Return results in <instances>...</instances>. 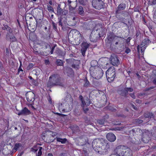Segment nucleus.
I'll list each match as a JSON object with an SVG mask.
<instances>
[{"mask_svg": "<svg viewBox=\"0 0 156 156\" xmlns=\"http://www.w3.org/2000/svg\"><path fill=\"white\" fill-rule=\"evenodd\" d=\"M85 100L86 103V105H89L90 103V99L88 97H86L85 98Z\"/></svg>", "mask_w": 156, "mask_h": 156, "instance_id": "c03bdc74", "label": "nucleus"}, {"mask_svg": "<svg viewBox=\"0 0 156 156\" xmlns=\"http://www.w3.org/2000/svg\"><path fill=\"white\" fill-rule=\"evenodd\" d=\"M62 105L63 104L62 103H61L60 105H59V109H60L61 110H62V111L65 112L66 110L65 109L62 108Z\"/></svg>", "mask_w": 156, "mask_h": 156, "instance_id": "864d4df0", "label": "nucleus"}, {"mask_svg": "<svg viewBox=\"0 0 156 156\" xmlns=\"http://www.w3.org/2000/svg\"><path fill=\"white\" fill-rule=\"evenodd\" d=\"M55 53L58 55L61 56H64L65 55V53L58 48H57Z\"/></svg>", "mask_w": 156, "mask_h": 156, "instance_id": "cd10ccee", "label": "nucleus"}, {"mask_svg": "<svg viewBox=\"0 0 156 156\" xmlns=\"http://www.w3.org/2000/svg\"><path fill=\"white\" fill-rule=\"evenodd\" d=\"M129 95L131 96V97L133 99H135L136 98V96L134 93H130L129 94Z\"/></svg>", "mask_w": 156, "mask_h": 156, "instance_id": "0e129e2a", "label": "nucleus"}, {"mask_svg": "<svg viewBox=\"0 0 156 156\" xmlns=\"http://www.w3.org/2000/svg\"><path fill=\"white\" fill-rule=\"evenodd\" d=\"M123 42V39L120 37L117 36L115 37L113 41L111 42V44H113L115 45H118L119 46L121 45Z\"/></svg>", "mask_w": 156, "mask_h": 156, "instance_id": "2eb2a0df", "label": "nucleus"}, {"mask_svg": "<svg viewBox=\"0 0 156 156\" xmlns=\"http://www.w3.org/2000/svg\"><path fill=\"white\" fill-rule=\"evenodd\" d=\"M99 34L97 31H92L90 36V39L91 41L95 42L100 38Z\"/></svg>", "mask_w": 156, "mask_h": 156, "instance_id": "1a4fd4ad", "label": "nucleus"}, {"mask_svg": "<svg viewBox=\"0 0 156 156\" xmlns=\"http://www.w3.org/2000/svg\"><path fill=\"white\" fill-rule=\"evenodd\" d=\"M35 147H34L31 148V151L33 152L36 153L38 150V149L35 148Z\"/></svg>", "mask_w": 156, "mask_h": 156, "instance_id": "bf43d9fd", "label": "nucleus"}, {"mask_svg": "<svg viewBox=\"0 0 156 156\" xmlns=\"http://www.w3.org/2000/svg\"><path fill=\"white\" fill-rule=\"evenodd\" d=\"M126 7V5L125 4L123 3H121L118 7L116 11V13H119V11L124 9H125Z\"/></svg>", "mask_w": 156, "mask_h": 156, "instance_id": "4be33fe9", "label": "nucleus"}, {"mask_svg": "<svg viewBox=\"0 0 156 156\" xmlns=\"http://www.w3.org/2000/svg\"><path fill=\"white\" fill-rule=\"evenodd\" d=\"M104 146H105V147H104V149L105 151H106V152L107 154L108 151V150L109 149L110 145L108 144L107 143Z\"/></svg>", "mask_w": 156, "mask_h": 156, "instance_id": "ea45409f", "label": "nucleus"}, {"mask_svg": "<svg viewBox=\"0 0 156 156\" xmlns=\"http://www.w3.org/2000/svg\"><path fill=\"white\" fill-rule=\"evenodd\" d=\"M48 9L49 12H54L53 8L50 5H48Z\"/></svg>", "mask_w": 156, "mask_h": 156, "instance_id": "603ef678", "label": "nucleus"}, {"mask_svg": "<svg viewBox=\"0 0 156 156\" xmlns=\"http://www.w3.org/2000/svg\"><path fill=\"white\" fill-rule=\"evenodd\" d=\"M57 14L58 15H61L62 14V12L63 10V9H62L61 8V5L60 4L58 5V7L57 8Z\"/></svg>", "mask_w": 156, "mask_h": 156, "instance_id": "473e14b6", "label": "nucleus"}, {"mask_svg": "<svg viewBox=\"0 0 156 156\" xmlns=\"http://www.w3.org/2000/svg\"><path fill=\"white\" fill-rule=\"evenodd\" d=\"M76 60L73 58H71L66 60V62L68 64H71L72 62H73L74 61H75Z\"/></svg>", "mask_w": 156, "mask_h": 156, "instance_id": "58836bf2", "label": "nucleus"}, {"mask_svg": "<svg viewBox=\"0 0 156 156\" xmlns=\"http://www.w3.org/2000/svg\"><path fill=\"white\" fill-rule=\"evenodd\" d=\"M85 82L84 84V87H87L89 86L90 83L89 81L87 80V79L86 78L85 80Z\"/></svg>", "mask_w": 156, "mask_h": 156, "instance_id": "37998d69", "label": "nucleus"}, {"mask_svg": "<svg viewBox=\"0 0 156 156\" xmlns=\"http://www.w3.org/2000/svg\"><path fill=\"white\" fill-rule=\"evenodd\" d=\"M98 139L100 142L99 144L101 145H102V147L104 146L107 143V140H105V139L101 138H98Z\"/></svg>", "mask_w": 156, "mask_h": 156, "instance_id": "2f4dec72", "label": "nucleus"}, {"mask_svg": "<svg viewBox=\"0 0 156 156\" xmlns=\"http://www.w3.org/2000/svg\"><path fill=\"white\" fill-rule=\"evenodd\" d=\"M5 38L7 41H9L11 42L17 41L16 38L12 33H7L6 35Z\"/></svg>", "mask_w": 156, "mask_h": 156, "instance_id": "ddd939ff", "label": "nucleus"}, {"mask_svg": "<svg viewBox=\"0 0 156 156\" xmlns=\"http://www.w3.org/2000/svg\"><path fill=\"white\" fill-rule=\"evenodd\" d=\"M131 38L130 37H129L127 39L126 42L128 44H129V42L131 40Z\"/></svg>", "mask_w": 156, "mask_h": 156, "instance_id": "e2e57ef3", "label": "nucleus"}, {"mask_svg": "<svg viewBox=\"0 0 156 156\" xmlns=\"http://www.w3.org/2000/svg\"><path fill=\"white\" fill-rule=\"evenodd\" d=\"M26 96L27 99L29 102H33L35 100V94L31 91L26 93Z\"/></svg>", "mask_w": 156, "mask_h": 156, "instance_id": "6e6552de", "label": "nucleus"}, {"mask_svg": "<svg viewBox=\"0 0 156 156\" xmlns=\"http://www.w3.org/2000/svg\"><path fill=\"white\" fill-rule=\"evenodd\" d=\"M143 120L139 119H135L133 120V122L136 125L141 124L143 122Z\"/></svg>", "mask_w": 156, "mask_h": 156, "instance_id": "72a5a7b5", "label": "nucleus"}, {"mask_svg": "<svg viewBox=\"0 0 156 156\" xmlns=\"http://www.w3.org/2000/svg\"><path fill=\"white\" fill-rule=\"evenodd\" d=\"M47 134L45 136H43L44 137L48 138H51V137H54L57 135V133L56 132H54L51 131H49L47 133Z\"/></svg>", "mask_w": 156, "mask_h": 156, "instance_id": "aec40b11", "label": "nucleus"}, {"mask_svg": "<svg viewBox=\"0 0 156 156\" xmlns=\"http://www.w3.org/2000/svg\"><path fill=\"white\" fill-rule=\"evenodd\" d=\"M106 137L107 140L111 142L114 141L116 139L115 136L112 133H107L106 135Z\"/></svg>", "mask_w": 156, "mask_h": 156, "instance_id": "dca6fc26", "label": "nucleus"}, {"mask_svg": "<svg viewBox=\"0 0 156 156\" xmlns=\"http://www.w3.org/2000/svg\"><path fill=\"white\" fill-rule=\"evenodd\" d=\"M22 147V144L20 143H16L15 144L13 149V151L16 152L17 150Z\"/></svg>", "mask_w": 156, "mask_h": 156, "instance_id": "c756f323", "label": "nucleus"}, {"mask_svg": "<svg viewBox=\"0 0 156 156\" xmlns=\"http://www.w3.org/2000/svg\"><path fill=\"white\" fill-rule=\"evenodd\" d=\"M73 130L75 132H78L80 130L79 127L78 126H76L73 127Z\"/></svg>", "mask_w": 156, "mask_h": 156, "instance_id": "de8ad7c7", "label": "nucleus"}, {"mask_svg": "<svg viewBox=\"0 0 156 156\" xmlns=\"http://www.w3.org/2000/svg\"><path fill=\"white\" fill-rule=\"evenodd\" d=\"M78 35V37L75 38L74 39V45H79L83 40V37L82 36V35L80 34V33Z\"/></svg>", "mask_w": 156, "mask_h": 156, "instance_id": "a211bd4d", "label": "nucleus"}, {"mask_svg": "<svg viewBox=\"0 0 156 156\" xmlns=\"http://www.w3.org/2000/svg\"><path fill=\"white\" fill-rule=\"evenodd\" d=\"M54 140H52L51 139H47V140L46 141V142H47V143H50L51 142H53L54 141Z\"/></svg>", "mask_w": 156, "mask_h": 156, "instance_id": "680f3d73", "label": "nucleus"}, {"mask_svg": "<svg viewBox=\"0 0 156 156\" xmlns=\"http://www.w3.org/2000/svg\"><path fill=\"white\" fill-rule=\"evenodd\" d=\"M97 64V62L96 61H92L91 62L90 70L93 76L96 79H98L102 76L103 72L100 67L96 66Z\"/></svg>", "mask_w": 156, "mask_h": 156, "instance_id": "f257e3e1", "label": "nucleus"}, {"mask_svg": "<svg viewBox=\"0 0 156 156\" xmlns=\"http://www.w3.org/2000/svg\"><path fill=\"white\" fill-rule=\"evenodd\" d=\"M63 83L61 80V77L58 74H53L49 78V80L47 83L48 87H51L54 86H63Z\"/></svg>", "mask_w": 156, "mask_h": 156, "instance_id": "f03ea898", "label": "nucleus"}, {"mask_svg": "<svg viewBox=\"0 0 156 156\" xmlns=\"http://www.w3.org/2000/svg\"><path fill=\"white\" fill-rule=\"evenodd\" d=\"M99 141L98 139H97L92 142V146L93 149L95 151H97L98 149L101 147L100 144H99Z\"/></svg>", "mask_w": 156, "mask_h": 156, "instance_id": "4468645a", "label": "nucleus"}, {"mask_svg": "<svg viewBox=\"0 0 156 156\" xmlns=\"http://www.w3.org/2000/svg\"><path fill=\"white\" fill-rule=\"evenodd\" d=\"M6 30L9 32V34H11L12 33V30H11V28L9 26H8Z\"/></svg>", "mask_w": 156, "mask_h": 156, "instance_id": "13d9d810", "label": "nucleus"}, {"mask_svg": "<svg viewBox=\"0 0 156 156\" xmlns=\"http://www.w3.org/2000/svg\"><path fill=\"white\" fill-rule=\"evenodd\" d=\"M55 139L57 141L60 142L62 144H64L66 142H68V140L66 138H62L59 137H56Z\"/></svg>", "mask_w": 156, "mask_h": 156, "instance_id": "a878e982", "label": "nucleus"}, {"mask_svg": "<svg viewBox=\"0 0 156 156\" xmlns=\"http://www.w3.org/2000/svg\"><path fill=\"white\" fill-rule=\"evenodd\" d=\"M142 139V141L145 143H148L151 139L149 136L146 133L144 134Z\"/></svg>", "mask_w": 156, "mask_h": 156, "instance_id": "412c9836", "label": "nucleus"}, {"mask_svg": "<svg viewBox=\"0 0 156 156\" xmlns=\"http://www.w3.org/2000/svg\"><path fill=\"white\" fill-rule=\"evenodd\" d=\"M52 23L53 29L55 30H57V24L53 22H52Z\"/></svg>", "mask_w": 156, "mask_h": 156, "instance_id": "3c124183", "label": "nucleus"}, {"mask_svg": "<svg viewBox=\"0 0 156 156\" xmlns=\"http://www.w3.org/2000/svg\"><path fill=\"white\" fill-rule=\"evenodd\" d=\"M63 61L60 59H57L56 61V64L58 66H62L63 65Z\"/></svg>", "mask_w": 156, "mask_h": 156, "instance_id": "f704fd0d", "label": "nucleus"}, {"mask_svg": "<svg viewBox=\"0 0 156 156\" xmlns=\"http://www.w3.org/2000/svg\"><path fill=\"white\" fill-rule=\"evenodd\" d=\"M85 122L86 123H87V124H90L91 123V121L89 119H88L87 118H85Z\"/></svg>", "mask_w": 156, "mask_h": 156, "instance_id": "6e6d98bb", "label": "nucleus"}, {"mask_svg": "<svg viewBox=\"0 0 156 156\" xmlns=\"http://www.w3.org/2000/svg\"><path fill=\"white\" fill-rule=\"evenodd\" d=\"M126 90L127 91V93L128 94V91L132 92L133 90V89L130 87L129 88H125Z\"/></svg>", "mask_w": 156, "mask_h": 156, "instance_id": "5fc2aeb1", "label": "nucleus"}, {"mask_svg": "<svg viewBox=\"0 0 156 156\" xmlns=\"http://www.w3.org/2000/svg\"><path fill=\"white\" fill-rule=\"evenodd\" d=\"M90 25L89 22H86L81 23L80 27L82 30H89L90 29Z\"/></svg>", "mask_w": 156, "mask_h": 156, "instance_id": "6ab92c4d", "label": "nucleus"}, {"mask_svg": "<svg viewBox=\"0 0 156 156\" xmlns=\"http://www.w3.org/2000/svg\"><path fill=\"white\" fill-rule=\"evenodd\" d=\"M69 12L71 13L73 12V11H74L75 9L76 6L75 7H73L70 5H69Z\"/></svg>", "mask_w": 156, "mask_h": 156, "instance_id": "e433bc0d", "label": "nucleus"}, {"mask_svg": "<svg viewBox=\"0 0 156 156\" xmlns=\"http://www.w3.org/2000/svg\"><path fill=\"white\" fill-rule=\"evenodd\" d=\"M110 62L112 65L115 66H117L120 63L118 57L115 55L111 56Z\"/></svg>", "mask_w": 156, "mask_h": 156, "instance_id": "9b49d317", "label": "nucleus"}, {"mask_svg": "<svg viewBox=\"0 0 156 156\" xmlns=\"http://www.w3.org/2000/svg\"><path fill=\"white\" fill-rule=\"evenodd\" d=\"M79 98L81 102V106L82 107L83 109L85 106L86 105L85 100L82 95H80L79 96Z\"/></svg>", "mask_w": 156, "mask_h": 156, "instance_id": "bb28decb", "label": "nucleus"}, {"mask_svg": "<svg viewBox=\"0 0 156 156\" xmlns=\"http://www.w3.org/2000/svg\"><path fill=\"white\" fill-rule=\"evenodd\" d=\"M104 2L101 0H93L92 5L96 9H100L103 7Z\"/></svg>", "mask_w": 156, "mask_h": 156, "instance_id": "39448f33", "label": "nucleus"}, {"mask_svg": "<svg viewBox=\"0 0 156 156\" xmlns=\"http://www.w3.org/2000/svg\"><path fill=\"white\" fill-rule=\"evenodd\" d=\"M151 42V41L148 38H145L142 41L140 45L141 51L142 53L144 52L147 46Z\"/></svg>", "mask_w": 156, "mask_h": 156, "instance_id": "423d86ee", "label": "nucleus"}, {"mask_svg": "<svg viewBox=\"0 0 156 156\" xmlns=\"http://www.w3.org/2000/svg\"><path fill=\"white\" fill-rule=\"evenodd\" d=\"M144 116L145 118H153V114L152 113L147 112L144 114Z\"/></svg>", "mask_w": 156, "mask_h": 156, "instance_id": "c85d7f7f", "label": "nucleus"}, {"mask_svg": "<svg viewBox=\"0 0 156 156\" xmlns=\"http://www.w3.org/2000/svg\"><path fill=\"white\" fill-rule=\"evenodd\" d=\"M90 44H88L86 42L83 41L81 45V52L83 56H85L86 52Z\"/></svg>", "mask_w": 156, "mask_h": 156, "instance_id": "9d476101", "label": "nucleus"}, {"mask_svg": "<svg viewBox=\"0 0 156 156\" xmlns=\"http://www.w3.org/2000/svg\"><path fill=\"white\" fill-rule=\"evenodd\" d=\"M98 149L97 151H95L96 152H98V153L101 154H106V151H105L104 149V146H101L98 148Z\"/></svg>", "mask_w": 156, "mask_h": 156, "instance_id": "393cba45", "label": "nucleus"}, {"mask_svg": "<svg viewBox=\"0 0 156 156\" xmlns=\"http://www.w3.org/2000/svg\"><path fill=\"white\" fill-rule=\"evenodd\" d=\"M66 18L65 17L60 16L58 18V22L59 25L61 26L62 29L65 28L67 24Z\"/></svg>", "mask_w": 156, "mask_h": 156, "instance_id": "0eeeda50", "label": "nucleus"}, {"mask_svg": "<svg viewBox=\"0 0 156 156\" xmlns=\"http://www.w3.org/2000/svg\"><path fill=\"white\" fill-rule=\"evenodd\" d=\"M117 36H116L113 33H111L109 34V36L108 37V39L109 41H113L115 37H117Z\"/></svg>", "mask_w": 156, "mask_h": 156, "instance_id": "7c9ffc66", "label": "nucleus"}, {"mask_svg": "<svg viewBox=\"0 0 156 156\" xmlns=\"http://www.w3.org/2000/svg\"><path fill=\"white\" fill-rule=\"evenodd\" d=\"M115 153L119 156H133L131 151L124 146H119L115 149Z\"/></svg>", "mask_w": 156, "mask_h": 156, "instance_id": "7ed1b4c3", "label": "nucleus"}, {"mask_svg": "<svg viewBox=\"0 0 156 156\" xmlns=\"http://www.w3.org/2000/svg\"><path fill=\"white\" fill-rule=\"evenodd\" d=\"M33 66H34V65L33 64L30 63L27 67V69L29 70V69H30L31 68H32L33 67Z\"/></svg>", "mask_w": 156, "mask_h": 156, "instance_id": "4d7b16f0", "label": "nucleus"}, {"mask_svg": "<svg viewBox=\"0 0 156 156\" xmlns=\"http://www.w3.org/2000/svg\"><path fill=\"white\" fill-rule=\"evenodd\" d=\"M118 92L119 94L121 95L126 97L128 94L127 93V91L126 90V88L121 90H118Z\"/></svg>", "mask_w": 156, "mask_h": 156, "instance_id": "b1692460", "label": "nucleus"}, {"mask_svg": "<svg viewBox=\"0 0 156 156\" xmlns=\"http://www.w3.org/2000/svg\"><path fill=\"white\" fill-rule=\"evenodd\" d=\"M124 50L125 52L127 54L129 53L131 51L130 49L127 47H126Z\"/></svg>", "mask_w": 156, "mask_h": 156, "instance_id": "09e8293b", "label": "nucleus"}, {"mask_svg": "<svg viewBox=\"0 0 156 156\" xmlns=\"http://www.w3.org/2000/svg\"><path fill=\"white\" fill-rule=\"evenodd\" d=\"M41 45L43 46H44L46 48H47L48 46L50 47L47 43L44 41L41 42Z\"/></svg>", "mask_w": 156, "mask_h": 156, "instance_id": "49530a36", "label": "nucleus"}, {"mask_svg": "<svg viewBox=\"0 0 156 156\" xmlns=\"http://www.w3.org/2000/svg\"><path fill=\"white\" fill-rule=\"evenodd\" d=\"M3 26L4 27H2V29L3 30H7L8 26L7 25H3Z\"/></svg>", "mask_w": 156, "mask_h": 156, "instance_id": "69168bd1", "label": "nucleus"}, {"mask_svg": "<svg viewBox=\"0 0 156 156\" xmlns=\"http://www.w3.org/2000/svg\"><path fill=\"white\" fill-rule=\"evenodd\" d=\"M68 13V11L67 10L64 9L63 10L62 12V14L61 15V16H66L67 14Z\"/></svg>", "mask_w": 156, "mask_h": 156, "instance_id": "a18cd8bd", "label": "nucleus"}, {"mask_svg": "<svg viewBox=\"0 0 156 156\" xmlns=\"http://www.w3.org/2000/svg\"><path fill=\"white\" fill-rule=\"evenodd\" d=\"M39 150L38 152L37 153H36V156H41L42 154V152L41 151V150L42 149V147H39Z\"/></svg>", "mask_w": 156, "mask_h": 156, "instance_id": "4c0bfd02", "label": "nucleus"}, {"mask_svg": "<svg viewBox=\"0 0 156 156\" xmlns=\"http://www.w3.org/2000/svg\"><path fill=\"white\" fill-rule=\"evenodd\" d=\"M59 156H69V155L66 152L62 153L59 155Z\"/></svg>", "mask_w": 156, "mask_h": 156, "instance_id": "8fccbe9b", "label": "nucleus"}, {"mask_svg": "<svg viewBox=\"0 0 156 156\" xmlns=\"http://www.w3.org/2000/svg\"><path fill=\"white\" fill-rule=\"evenodd\" d=\"M76 32H77V30H71L69 34L68 37H70L73 33H75Z\"/></svg>", "mask_w": 156, "mask_h": 156, "instance_id": "79ce46f5", "label": "nucleus"}, {"mask_svg": "<svg viewBox=\"0 0 156 156\" xmlns=\"http://www.w3.org/2000/svg\"><path fill=\"white\" fill-rule=\"evenodd\" d=\"M115 69L114 67H110L106 72V78L109 82H112L115 77Z\"/></svg>", "mask_w": 156, "mask_h": 156, "instance_id": "20e7f679", "label": "nucleus"}, {"mask_svg": "<svg viewBox=\"0 0 156 156\" xmlns=\"http://www.w3.org/2000/svg\"><path fill=\"white\" fill-rule=\"evenodd\" d=\"M68 72H67L68 74L69 75H73V72L72 69L70 68H68L67 69Z\"/></svg>", "mask_w": 156, "mask_h": 156, "instance_id": "a19ab883", "label": "nucleus"}, {"mask_svg": "<svg viewBox=\"0 0 156 156\" xmlns=\"http://www.w3.org/2000/svg\"><path fill=\"white\" fill-rule=\"evenodd\" d=\"M105 118H103L102 119L98 120L97 121V122L100 125H104L105 122Z\"/></svg>", "mask_w": 156, "mask_h": 156, "instance_id": "c9c22d12", "label": "nucleus"}, {"mask_svg": "<svg viewBox=\"0 0 156 156\" xmlns=\"http://www.w3.org/2000/svg\"><path fill=\"white\" fill-rule=\"evenodd\" d=\"M75 114V115H76L77 116H79L80 114H81V113L80 112H78L76 110V109L75 111L74 112Z\"/></svg>", "mask_w": 156, "mask_h": 156, "instance_id": "052dcab7", "label": "nucleus"}, {"mask_svg": "<svg viewBox=\"0 0 156 156\" xmlns=\"http://www.w3.org/2000/svg\"><path fill=\"white\" fill-rule=\"evenodd\" d=\"M153 83L154 84L156 85V75H155V77L153 78Z\"/></svg>", "mask_w": 156, "mask_h": 156, "instance_id": "338daca9", "label": "nucleus"}, {"mask_svg": "<svg viewBox=\"0 0 156 156\" xmlns=\"http://www.w3.org/2000/svg\"><path fill=\"white\" fill-rule=\"evenodd\" d=\"M77 12L79 15L81 16H84L85 15L83 8L82 6H80L79 7L77 10Z\"/></svg>", "mask_w": 156, "mask_h": 156, "instance_id": "5701e85b", "label": "nucleus"}, {"mask_svg": "<svg viewBox=\"0 0 156 156\" xmlns=\"http://www.w3.org/2000/svg\"><path fill=\"white\" fill-rule=\"evenodd\" d=\"M30 113V112L27 108L25 107L20 112H19L17 114L19 115H29Z\"/></svg>", "mask_w": 156, "mask_h": 156, "instance_id": "f3484780", "label": "nucleus"}, {"mask_svg": "<svg viewBox=\"0 0 156 156\" xmlns=\"http://www.w3.org/2000/svg\"><path fill=\"white\" fill-rule=\"evenodd\" d=\"M76 140L78 142V144L80 146H83L87 142L86 137L84 136L77 137Z\"/></svg>", "mask_w": 156, "mask_h": 156, "instance_id": "f8f14e48", "label": "nucleus"}, {"mask_svg": "<svg viewBox=\"0 0 156 156\" xmlns=\"http://www.w3.org/2000/svg\"><path fill=\"white\" fill-rule=\"evenodd\" d=\"M44 62L46 65H48L50 63L48 59L45 60Z\"/></svg>", "mask_w": 156, "mask_h": 156, "instance_id": "774afa93", "label": "nucleus"}]
</instances>
